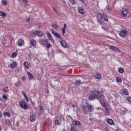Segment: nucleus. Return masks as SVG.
Wrapping results in <instances>:
<instances>
[{
	"mask_svg": "<svg viewBox=\"0 0 131 131\" xmlns=\"http://www.w3.org/2000/svg\"><path fill=\"white\" fill-rule=\"evenodd\" d=\"M104 95L103 92L100 91L94 90L91 92L90 96L89 97V100L90 101H95V100H98L100 103L103 100H104Z\"/></svg>",
	"mask_w": 131,
	"mask_h": 131,
	"instance_id": "1",
	"label": "nucleus"
},
{
	"mask_svg": "<svg viewBox=\"0 0 131 131\" xmlns=\"http://www.w3.org/2000/svg\"><path fill=\"white\" fill-rule=\"evenodd\" d=\"M3 99H5V100H8V97H7V96H6V95H3Z\"/></svg>",
	"mask_w": 131,
	"mask_h": 131,
	"instance_id": "40",
	"label": "nucleus"
},
{
	"mask_svg": "<svg viewBox=\"0 0 131 131\" xmlns=\"http://www.w3.org/2000/svg\"><path fill=\"white\" fill-rule=\"evenodd\" d=\"M46 47L47 48V49H50V48H51V43H47L46 44Z\"/></svg>",
	"mask_w": 131,
	"mask_h": 131,
	"instance_id": "38",
	"label": "nucleus"
},
{
	"mask_svg": "<svg viewBox=\"0 0 131 131\" xmlns=\"http://www.w3.org/2000/svg\"><path fill=\"white\" fill-rule=\"evenodd\" d=\"M4 116H7L8 117H11V114H10L9 112H4L3 113Z\"/></svg>",
	"mask_w": 131,
	"mask_h": 131,
	"instance_id": "25",
	"label": "nucleus"
},
{
	"mask_svg": "<svg viewBox=\"0 0 131 131\" xmlns=\"http://www.w3.org/2000/svg\"><path fill=\"white\" fill-rule=\"evenodd\" d=\"M54 124H55V125H60L61 123L59 120H55L54 121Z\"/></svg>",
	"mask_w": 131,
	"mask_h": 131,
	"instance_id": "26",
	"label": "nucleus"
},
{
	"mask_svg": "<svg viewBox=\"0 0 131 131\" xmlns=\"http://www.w3.org/2000/svg\"><path fill=\"white\" fill-rule=\"evenodd\" d=\"M34 35H37V36H42V32L39 31H36L33 33H30V36H33Z\"/></svg>",
	"mask_w": 131,
	"mask_h": 131,
	"instance_id": "6",
	"label": "nucleus"
},
{
	"mask_svg": "<svg viewBox=\"0 0 131 131\" xmlns=\"http://www.w3.org/2000/svg\"><path fill=\"white\" fill-rule=\"evenodd\" d=\"M0 131H2V127L1 126V125H0Z\"/></svg>",
	"mask_w": 131,
	"mask_h": 131,
	"instance_id": "61",
	"label": "nucleus"
},
{
	"mask_svg": "<svg viewBox=\"0 0 131 131\" xmlns=\"http://www.w3.org/2000/svg\"><path fill=\"white\" fill-rule=\"evenodd\" d=\"M123 94H124V95H125V96H128L129 93H128V91H127V89H123Z\"/></svg>",
	"mask_w": 131,
	"mask_h": 131,
	"instance_id": "21",
	"label": "nucleus"
},
{
	"mask_svg": "<svg viewBox=\"0 0 131 131\" xmlns=\"http://www.w3.org/2000/svg\"><path fill=\"white\" fill-rule=\"evenodd\" d=\"M17 43L19 47H22V46H24L25 42L24 40H23L22 39H19Z\"/></svg>",
	"mask_w": 131,
	"mask_h": 131,
	"instance_id": "9",
	"label": "nucleus"
},
{
	"mask_svg": "<svg viewBox=\"0 0 131 131\" xmlns=\"http://www.w3.org/2000/svg\"><path fill=\"white\" fill-rule=\"evenodd\" d=\"M115 131H120V130H119V129H117Z\"/></svg>",
	"mask_w": 131,
	"mask_h": 131,
	"instance_id": "62",
	"label": "nucleus"
},
{
	"mask_svg": "<svg viewBox=\"0 0 131 131\" xmlns=\"http://www.w3.org/2000/svg\"><path fill=\"white\" fill-rule=\"evenodd\" d=\"M59 42L60 43L61 46L63 47L64 48V49H66V48H67V43L66 42V41L63 40V38H61L59 40Z\"/></svg>",
	"mask_w": 131,
	"mask_h": 131,
	"instance_id": "7",
	"label": "nucleus"
},
{
	"mask_svg": "<svg viewBox=\"0 0 131 131\" xmlns=\"http://www.w3.org/2000/svg\"><path fill=\"white\" fill-rule=\"evenodd\" d=\"M39 42L41 45H43V46H46L48 43V39H42L39 40Z\"/></svg>",
	"mask_w": 131,
	"mask_h": 131,
	"instance_id": "10",
	"label": "nucleus"
},
{
	"mask_svg": "<svg viewBox=\"0 0 131 131\" xmlns=\"http://www.w3.org/2000/svg\"><path fill=\"white\" fill-rule=\"evenodd\" d=\"M22 94L23 95V96H25L26 95V93H25V92H24V91H21Z\"/></svg>",
	"mask_w": 131,
	"mask_h": 131,
	"instance_id": "51",
	"label": "nucleus"
},
{
	"mask_svg": "<svg viewBox=\"0 0 131 131\" xmlns=\"http://www.w3.org/2000/svg\"><path fill=\"white\" fill-rule=\"evenodd\" d=\"M106 122L110 125H113L114 124V121L112 119H107L106 120Z\"/></svg>",
	"mask_w": 131,
	"mask_h": 131,
	"instance_id": "12",
	"label": "nucleus"
},
{
	"mask_svg": "<svg viewBox=\"0 0 131 131\" xmlns=\"http://www.w3.org/2000/svg\"><path fill=\"white\" fill-rule=\"evenodd\" d=\"M71 131H76L74 130V128H72Z\"/></svg>",
	"mask_w": 131,
	"mask_h": 131,
	"instance_id": "55",
	"label": "nucleus"
},
{
	"mask_svg": "<svg viewBox=\"0 0 131 131\" xmlns=\"http://www.w3.org/2000/svg\"><path fill=\"white\" fill-rule=\"evenodd\" d=\"M70 2L72 5H75L76 4V2L75 0H70Z\"/></svg>",
	"mask_w": 131,
	"mask_h": 131,
	"instance_id": "34",
	"label": "nucleus"
},
{
	"mask_svg": "<svg viewBox=\"0 0 131 131\" xmlns=\"http://www.w3.org/2000/svg\"><path fill=\"white\" fill-rule=\"evenodd\" d=\"M105 130H106V131L108 130V128H106L105 129Z\"/></svg>",
	"mask_w": 131,
	"mask_h": 131,
	"instance_id": "63",
	"label": "nucleus"
},
{
	"mask_svg": "<svg viewBox=\"0 0 131 131\" xmlns=\"http://www.w3.org/2000/svg\"><path fill=\"white\" fill-rule=\"evenodd\" d=\"M17 62L13 61L10 63V66H17Z\"/></svg>",
	"mask_w": 131,
	"mask_h": 131,
	"instance_id": "30",
	"label": "nucleus"
},
{
	"mask_svg": "<svg viewBox=\"0 0 131 131\" xmlns=\"http://www.w3.org/2000/svg\"><path fill=\"white\" fill-rule=\"evenodd\" d=\"M61 52H62V50H57V53H61Z\"/></svg>",
	"mask_w": 131,
	"mask_h": 131,
	"instance_id": "53",
	"label": "nucleus"
},
{
	"mask_svg": "<svg viewBox=\"0 0 131 131\" xmlns=\"http://www.w3.org/2000/svg\"><path fill=\"white\" fill-rule=\"evenodd\" d=\"M30 21H32L31 19L29 17L28 18V19L26 20V21L28 22V23H29Z\"/></svg>",
	"mask_w": 131,
	"mask_h": 131,
	"instance_id": "43",
	"label": "nucleus"
},
{
	"mask_svg": "<svg viewBox=\"0 0 131 131\" xmlns=\"http://www.w3.org/2000/svg\"><path fill=\"white\" fill-rule=\"evenodd\" d=\"M119 36L122 38H124V37H126L128 35V32L126 29L124 28L122 29L119 33Z\"/></svg>",
	"mask_w": 131,
	"mask_h": 131,
	"instance_id": "4",
	"label": "nucleus"
},
{
	"mask_svg": "<svg viewBox=\"0 0 131 131\" xmlns=\"http://www.w3.org/2000/svg\"><path fill=\"white\" fill-rule=\"evenodd\" d=\"M63 28L62 29H61L62 30V35H64V34H65V33H66V28L67 27V24H63Z\"/></svg>",
	"mask_w": 131,
	"mask_h": 131,
	"instance_id": "14",
	"label": "nucleus"
},
{
	"mask_svg": "<svg viewBox=\"0 0 131 131\" xmlns=\"http://www.w3.org/2000/svg\"><path fill=\"white\" fill-rule=\"evenodd\" d=\"M72 107H73V108H75V105L72 104Z\"/></svg>",
	"mask_w": 131,
	"mask_h": 131,
	"instance_id": "57",
	"label": "nucleus"
},
{
	"mask_svg": "<svg viewBox=\"0 0 131 131\" xmlns=\"http://www.w3.org/2000/svg\"><path fill=\"white\" fill-rule=\"evenodd\" d=\"M17 56H18V53H17L16 52H13L11 54L12 58H16V57H17Z\"/></svg>",
	"mask_w": 131,
	"mask_h": 131,
	"instance_id": "28",
	"label": "nucleus"
},
{
	"mask_svg": "<svg viewBox=\"0 0 131 131\" xmlns=\"http://www.w3.org/2000/svg\"><path fill=\"white\" fill-rule=\"evenodd\" d=\"M24 97H25V98L26 101H27V102H28L29 99H28V97H27V95H24Z\"/></svg>",
	"mask_w": 131,
	"mask_h": 131,
	"instance_id": "44",
	"label": "nucleus"
},
{
	"mask_svg": "<svg viewBox=\"0 0 131 131\" xmlns=\"http://www.w3.org/2000/svg\"><path fill=\"white\" fill-rule=\"evenodd\" d=\"M22 1L24 2V3H28L27 0H22Z\"/></svg>",
	"mask_w": 131,
	"mask_h": 131,
	"instance_id": "54",
	"label": "nucleus"
},
{
	"mask_svg": "<svg viewBox=\"0 0 131 131\" xmlns=\"http://www.w3.org/2000/svg\"><path fill=\"white\" fill-rule=\"evenodd\" d=\"M52 31V33L53 34V35L56 36V37H57V38L59 39V41H60V39H61V38H62V37H61V35H60V34L56 32V31H55V30H54V29H51Z\"/></svg>",
	"mask_w": 131,
	"mask_h": 131,
	"instance_id": "8",
	"label": "nucleus"
},
{
	"mask_svg": "<svg viewBox=\"0 0 131 131\" xmlns=\"http://www.w3.org/2000/svg\"><path fill=\"white\" fill-rule=\"evenodd\" d=\"M24 65V66H28V65H29L28 62L25 61Z\"/></svg>",
	"mask_w": 131,
	"mask_h": 131,
	"instance_id": "42",
	"label": "nucleus"
},
{
	"mask_svg": "<svg viewBox=\"0 0 131 131\" xmlns=\"http://www.w3.org/2000/svg\"><path fill=\"white\" fill-rule=\"evenodd\" d=\"M95 78L96 79L100 80L101 78H102V75L100 73H97L95 75Z\"/></svg>",
	"mask_w": 131,
	"mask_h": 131,
	"instance_id": "19",
	"label": "nucleus"
},
{
	"mask_svg": "<svg viewBox=\"0 0 131 131\" xmlns=\"http://www.w3.org/2000/svg\"><path fill=\"white\" fill-rule=\"evenodd\" d=\"M16 86H20L21 85V82L17 81L15 83Z\"/></svg>",
	"mask_w": 131,
	"mask_h": 131,
	"instance_id": "33",
	"label": "nucleus"
},
{
	"mask_svg": "<svg viewBox=\"0 0 131 131\" xmlns=\"http://www.w3.org/2000/svg\"><path fill=\"white\" fill-rule=\"evenodd\" d=\"M97 19L99 23H102L103 22V19L104 21H108V17L104 13H99L97 14Z\"/></svg>",
	"mask_w": 131,
	"mask_h": 131,
	"instance_id": "3",
	"label": "nucleus"
},
{
	"mask_svg": "<svg viewBox=\"0 0 131 131\" xmlns=\"http://www.w3.org/2000/svg\"><path fill=\"white\" fill-rule=\"evenodd\" d=\"M27 74L29 77V79L30 80H32V79H33V78H34V77H33V75L31 74V73H29V72H27Z\"/></svg>",
	"mask_w": 131,
	"mask_h": 131,
	"instance_id": "20",
	"label": "nucleus"
},
{
	"mask_svg": "<svg viewBox=\"0 0 131 131\" xmlns=\"http://www.w3.org/2000/svg\"><path fill=\"white\" fill-rule=\"evenodd\" d=\"M119 73H123L124 72V69L123 68H119L118 69Z\"/></svg>",
	"mask_w": 131,
	"mask_h": 131,
	"instance_id": "27",
	"label": "nucleus"
},
{
	"mask_svg": "<svg viewBox=\"0 0 131 131\" xmlns=\"http://www.w3.org/2000/svg\"><path fill=\"white\" fill-rule=\"evenodd\" d=\"M74 83L75 85H77V86H78V85H80V84L81 83V81L79 80H76Z\"/></svg>",
	"mask_w": 131,
	"mask_h": 131,
	"instance_id": "24",
	"label": "nucleus"
},
{
	"mask_svg": "<svg viewBox=\"0 0 131 131\" xmlns=\"http://www.w3.org/2000/svg\"><path fill=\"white\" fill-rule=\"evenodd\" d=\"M25 79H26V78L25 76H23V77H21V80H22L23 81H25Z\"/></svg>",
	"mask_w": 131,
	"mask_h": 131,
	"instance_id": "47",
	"label": "nucleus"
},
{
	"mask_svg": "<svg viewBox=\"0 0 131 131\" xmlns=\"http://www.w3.org/2000/svg\"><path fill=\"white\" fill-rule=\"evenodd\" d=\"M80 2H81V3H82L83 4L84 3V0H80Z\"/></svg>",
	"mask_w": 131,
	"mask_h": 131,
	"instance_id": "56",
	"label": "nucleus"
},
{
	"mask_svg": "<svg viewBox=\"0 0 131 131\" xmlns=\"http://www.w3.org/2000/svg\"><path fill=\"white\" fill-rule=\"evenodd\" d=\"M9 39H10V40H12V39H13V37L12 36H9Z\"/></svg>",
	"mask_w": 131,
	"mask_h": 131,
	"instance_id": "50",
	"label": "nucleus"
},
{
	"mask_svg": "<svg viewBox=\"0 0 131 131\" xmlns=\"http://www.w3.org/2000/svg\"><path fill=\"white\" fill-rule=\"evenodd\" d=\"M6 124H8V125H9V124H10V120H9V119H7L6 120Z\"/></svg>",
	"mask_w": 131,
	"mask_h": 131,
	"instance_id": "39",
	"label": "nucleus"
},
{
	"mask_svg": "<svg viewBox=\"0 0 131 131\" xmlns=\"http://www.w3.org/2000/svg\"><path fill=\"white\" fill-rule=\"evenodd\" d=\"M47 34L48 36V38H50V37H52V35L51 34V33L50 32L48 31L47 32Z\"/></svg>",
	"mask_w": 131,
	"mask_h": 131,
	"instance_id": "36",
	"label": "nucleus"
},
{
	"mask_svg": "<svg viewBox=\"0 0 131 131\" xmlns=\"http://www.w3.org/2000/svg\"><path fill=\"white\" fill-rule=\"evenodd\" d=\"M3 92H4L5 93H8V90H7V89H3Z\"/></svg>",
	"mask_w": 131,
	"mask_h": 131,
	"instance_id": "48",
	"label": "nucleus"
},
{
	"mask_svg": "<svg viewBox=\"0 0 131 131\" xmlns=\"http://www.w3.org/2000/svg\"><path fill=\"white\" fill-rule=\"evenodd\" d=\"M39 109H40V111H42V110H43V106H40L39 107Z\"/></svg>",
	"mask_w": 131,
	"mask_h": 131,
	"instance_id": "46",
	"label": "nucleus"
},
{
	"mask_svg": "<svg viewBox=\"0 0 131 131\" xmlns=\"http://www.w3.org/2000/svg\"><path fill=\"white\" fill-rule=\"evenodd\" d=\"M30 120L32 121V122L35 121V116L34 115H31Z\"/></svg>",
	"mask_w": 131,
	"mask_h": 131,
	"instance_id": "22",
	"label": "nucleus"
},
{
	"mask_svg": "<svg viewBox=\"0 0 131 131\" xmlns=\"http://www.w3.org/2000/svg\"><path fill=\"white\" fill-rule=\"evenodd\" d=\"M10 67H11V69H14L15 66H10Z\"/></svg>",
	"mask_w": 131,
	"mask_h": 131,
	"instance_id": "59",
	"label": "nucleus"
},
{
	"mask_svg": "<svg viewBox=\"0 0 131 131\" xmlns=\"http://www.w3.org/2000/svg\"><path fill=\"white\" fill-rule=\"evenodd\" d=\"M83 114H88L89 112H94V106L92 104L84 105L82 107Z\"/></svg>",
	"mask_w": 131,
	"mask_h": 131,
	"instance_id": "2",
	"label": "nucleus"
},
{
	"mask_svg": "<svg viewBox=\"0 0 131 131\" xmlns=\"http://www.w3.org/2000/svg\"><path fill=\"white\" fill-rule=\"evenodd\" d=\"M0 101H1V102H3V101H4V98H3L2 99L0 98Z\"/></svg>",
	"mask_w": 131,
	"mask_h": 131,
	"instance_id": "58",
	"label": "nucleus"
},
{
	"mask_svg": "<svg viewBox=\"0 0 131 131\" xmlns=\"http://www.w3.org/2000/svg\"><path fill=\"white\" fill-rule=\"evenodd\" d=\"M53 11L56 13V14H59V11H58V9L53 8Z\"/></svg>",
	"mask_w": 131,
	"mask_h": 131,
	"instance_id": "37",
	"label": "nucleus"
},
{
	"mask_svg": "<svg viewBox=\"0 0 131 131\" xmlns=\"http://www.w3.org/2000/svg\"><path fill=\"white\" fill-rule=\"evenodd\" d=\"M102 106L103 107H105V109L107 113H109L110 112V110H111L110 107L106 106V104L105 103V102H103L102 103Z\"/></svg>",
	"mask_w": 131,
	"mask_h": 131,
	"instance_id": "13",
	"label": "nucleus"
},
{
	"mask_svg": "<svg viewBox=\"0 0 131 131\" xmlns=\"http://www.w3.org/2000/svg\"><path fill=\"white\" fill-rule=\"evenodd\" d=\"M128 13V11H127L126 9L123 10L122 12V15L123 17H126V16H127Z\"/></svg>",
	"mask_w": 131,
	"mask_h": 131,
	"instance_id": "17",
	"label": "nucleus"
},
{
	"mask_svg": "<svg viewBox=\"0 0 131 131\" xmlns=\"http://www.w3.org/2000/svg\"><path fill=\"white\" fill-rule=\"evenodd\" d=\"M62 119H63V121L65 120V119L63 117H61V118L60 119V122L62 121Z\"/></svg>",
	"mask_w": 131,
	"mask_h": 131,
	"instance_id": "52",
	"label": "nucleus"
},
{
	"mask_svg": "<svg viewBox=\"0 0 131 131\" xmlns=\"http://www.w3.org/2000/svg\"><path fill=\"white\" fill-rule=\"evenodd\" d=\"M30 43L32 47H35V45H36V40L35 39L30 40Z\"/></svg>",
	"mask_w": 131,
	"mask_h": 131,
	"instance_id": "15",
	"label": "nucleus"
},
{
	"mask_svg": "<svg viewBox=\"0 0 131 131\" xmlns=\"http://www.w3.org/2000/svg\"><path fill=\"white\" fill-rule=\"evenodd\" d=\"M107 11H108V13H111V8L110 7L107 8Z\"/></svg>",
	"mask_w": 131,
	"mask_h": 131,
	"instance_id": "45",
	"label": "nucleus"
},
{
	"mask_svg": "<svg viewBox=\"0 0 131 131\" xmlns=\"http://www.w3.org/2000/svg\"><path fill=\"white\" fill-rule=\"evenodd\" d=\"M49 40H50L51 41V42H55V40H54V38H53V37H50L49 38H48Z\"/></svg>",
	"mask_w": 131,
	"mask_h": 131,
	"instance_id": "35",
	"label": "nucleus"
},
{
	"mask_svg": "<svg viewBox=\"0 0 131 131\" xmlns=\"http://www.w3.org/2000/svg\"><path fill=\"white\" fill-rule=\"evenodd\" d=\"M78 12L81 14V15H83L84 14V9L82 7L78 8Z\"/></svg>",
	"mask_w": 131,
	"mask_h": 131,
	"instance_id": "11",
	"label": "nucleus"
},
{
	"mask_svg": "<svg viewBox=\"0 0 131 131\" xmlns=\"http://www.w3.org/2000/svg\"><path fill=\"white\" fill-rule=\"evenodd\" d=\"M2 117H3V113L2 111H0V118H2Z\"/></svg>",
	"mask_w": 131,
	"mask_h": 131,
	"instance_id": "49",
	"label": "nucleus"
},
{
	"mask_svg": "<svg viewBox=\"0 0 131 131\" xmlns=\"http://www.w3.org/2000/svg\"><path fill=\"white\" fill-rule=\"evenodd\" d=\"M0 16L1 17H7V14L4 12L3 11H0Z\"/></svg>",
	"mask_w": 131,
	"mask_h": 131,
	"instance_id": "23",
	"label": "nucleus"
},
{
	"mask_svg": "<svg viewBox=\"0 0 131 131\" xmlns=\"http://www.w3.org/2000/svg\"><path fill=\"white\" fill-rule=\"evenodd\" d=\"M73 125L74 126H76V125H77L78 126L80 125V122L79 121H73Z\"/></svg>",
	"mask_w": 131,
	"mask_h": 131,
	"instance_id": "16",
	"label": "nucleus"
},
{
	"mask_svg": "<svg viewBox=\"0 0 131 131\" xmlns=\"http://www.w3.org/2000/svg\"><path fill=\"white\" fill-rule=\"evenodd\" d=\"M0 22H1V23H3V21L2 20H0Z\"/></svg>",
	"mask_w": 131,
	"mask_h": 131,
	"instance_id": "64",
	"label": "nucleus"
},
{
	"mask_svg": "<svg viewBox=\"0 0 131 131\" xmlns=\"http://www.w3.org/2000/svg\"><path fill=\"white\" fill-rule=\"evenodd\" d=\"M25 68H26V69H28L29 68V66H25Z\"/></svg>",
	"mask_w": 131,
	"mask_h": 131,
	"instance_id": "60",
	"label": "nucleus"
},
{
	"mask_svg": "<svg viewBox=\"0 0 131 131\" xmlns=\"http://www.w3.org/2000/svg\"><path fill=\"white\" fill-rule=\"evenodd\" d=\"M2 3L4 5V6H7V5H8V2L5 0H3L2 1Z\"/></svg>",
	"mask_w": 131,
	"mask_h": 131,
	"instance_id": "32",
	"label": "nucleus"
},
{
	"mask_svg": "<svg viewBox=\"0 0 131 131\" xmlns=\"http://www.w3.org/2000/svg\"><path fill=\"white\" fill-rule=\"evenodd\" d=\"M28 58L32 59V58H33V56L32 54H28Z\"/></svg>",
	"mask_w": 131,
	"mask_h": 131,
	"instance_id": "41",
	"label": "nucleus"
},
{
	"mask_svg": "<svg viewBox=\"0 0 131 131\" xmlns=\"http://www.w3.org/2000/svg\"><path fill=\"white\" fill-rule=\"evenodd\" d=\"M116 81H117V82H120V83H121V82H122V80L119 77H117L116 78Z\"/></svg>",
	"mask_w": 131,
	"mask_h": 131,
	"instance_id": "29",
	"label": "nucleus"
},
{
	"mask_svg": "<svg viewBox=\"0 0 131 131\" xmlns=\"http://www.w3.org/2000/svg\"><path fill=\"white\" fill-rule=\"evenodd\" d=\"M111 49L113 51H115V52H119V49L117 48V47L114 46H111Z\"/></svg>",
	"mask_w": 131,
	"mask_h": 131,
	"instance_id": "18",
	"label": "nucleus"
},
{
	"mask_svg": "<svg viewBox=\"0 0 131 131\" xmlns=\"http://www.w3.org/2000/svg\"><path fill=\"white\" fill-rule=\"evenodd\" d=\"M52 27L54 29H57L58 28V24H54L52 25Z\"/></svg>",
	"mask_w": 131,
	"mask_h": 131,
	"instance_id": "31",
	"label": "nucleus"
},
{
	"mask_svg": "<svg viewBox=\"0 0 131 131\" xmlns=\"http://www.w3.org/2000/svg\"><path fill=\"white\" fill-rule=\"evenodd\" d=\"M19 106L23 108L25 110H27L28 109V106H27V103L24 100H21L19 101Z\"/></svg>",
	"mask_w": 131,
	"mask_h": 131,
	"instance_id": "5",
	"label": "nucleus"
}]
</instances>
